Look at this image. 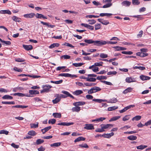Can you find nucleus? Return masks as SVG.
Instances as JSON below:
<instances>
[{
    "instance_id": "18",
    "label": "nucleus",
    "mask_w": 151,
    "mask_h": 151,
    "mask_svg": "<svg viewBox=\"0 0 151 151\" xmlns=\"http://www.w3.org/2000/svg\"><path fill=\"white\" fill-rule=\"evenodd\" d=\"M86 103L83 101H79L74 102L73 104L75 106H81L84 105Z\"/></svg>"
},
{
    "instance_id": "27",
    "label": "nucleus",
    "mask_w": 151,
    "mask_h": 151,
    "mask_svg": "<svg viewBox=\"0 0 151 151\" xmlns=\"http://www.w3.org/2000/svg\"><path fill=\"white\" fill-rule=\"evenodd\" d=\"M41 23L44 25H45L47 26L48 27H50L51 28H52L55 27L54 25H49V23L45 22L43 21H41Z\"/></svg>"
},
{
    "instance_id": "31",
    "label": "nucleus",
    "mask_w": 151,
    "mask_h": 151,
    "mask_svg": "<svg viewBox=\"0 0 151 151\" xmlns=\"http://www.w3.org/2000/svg\"><path fill=\"white\" fill-rule=\"evenodd\" d=\"M132 90V88L131 87H129L127 89H125L123 92V93L126 94L128 92H130Z\"/></svg>"
},
{
    "instance_id": "17",
    "label": "nucleus",
    "mask_w": 151,
    "mask_h": 151,
    "mask_svg": "<svg viewBox=\"0 0 151 151\" xmlns=\"http://www.w3.org/2000/svg\"><path fill=\"white\" fill-rule=\"evenodd\" d=\"M23 47L24 48L27 50H30L33 48L32 46V45H23Z\"/></svg>"
},
{
    "instance_id": "48",
    "label": "nucleus",
    "mask_w": 151,
    "mask_h": 151,
    "mask_svg": "<svg viewBox=\"0 0 151 151\" xmlns=\"http://www.w3.org/2000/svg\"><path fill=\"white\" fill-rule=\"evenodd\" d=\"M99 17V16L98 15L96 16V15H87L86 16V18H92L93 17V18H98Z\"/></svg>"
},
{
    "instance_id": "29",
    "label": "nucleus",
    "mask_w": 151,
    "mask_h": 151,
    "mask_svg": "<svg viewBox=\"0 0 151 151\" xmlns=\"http://www.w3.org/2000/svg\"><path fill=\"white\" fill-rule=\"evenodd\" d=\"M142 118L141 116L137 115L133 117L132 119V120L134 121V120L138 121L140 120Z\"/></svg>"
},
{
    "instance_id": "26",
    "label": "nucleus",
    "mask_w": 151,
    "mask_h": 151,
    "mask_svg": "<svg viewBox=\"0 0 151 151\" xmlns=\"http://www.w3.org/2000/svg\"><path fill=\"white\" fill-rule=\"evenodd\" d=\"M52 115L55 118H60L61 115L60 113H54L52 114Z\"/></svg>"
},
{
    "instance_id": "44",
    "label": "nucleus",
    "mask_w": 151,
    "mask_h": 151,
    "mask_svg": "<svg viewBox=\"0 0 151 151\" xmlns=\"http://www.w3.org/2000/svg\"><path fill=\"white\" fill-rule=\"evenodd\" d=\"M107 77L106 76H100L97 77L96 79L98 80H106L107 79Z\"/></svg>"
},
{
    "instance_id": "7",
    "label": "nucleus",
    "mask_w": 151,
    "mask_h": 151,
    "mask_svg": "<svg viewBox=\"0 0 151 151\" xmlns=\"http://www.w3.org/2000/svg\"><path fill=\"white\" fill-rule=\"evenodd\" d=\"M101 128L103 129H106L109 128L110 127H113V125L111 124H101L100 125Z\"/></svg>"
},
{
    "instance_id": "34",
    "label": "nucleus",
    "mask_w": 151,
    "mask_h": 151,
    "mask_svg": "<svg viewBox=\"0 0 151 151\" xmlns=\"http://www.w3.org/2000/svg\"><path fill=\"white\" fill-rule=\"evenodd\" d=\"M38 122H36V124H30V127L31 128H36L38 127Z\"/></svg>"
},
{
    "instance_id": "41",
    "label": "nucleus",
    "mask_w": 151,
    "mask_h": 151,
    "mask_svg": "<svg viewBox=\"0 0 151 151\" xmlns=\"http://www.w3.org/2000/svg\"><path fill=\"white\" fill-rule=\"evenodd\" d=\"M112 14L111 13H101L100 14L99 16L101 17H104V16H109L112 15Z\"/></svg>"
},
{
    "instance_id": "14",
    "label": "nucleus",
    "mask_w": 151,
    "mask_h": 151,
    "mask_svg": "<svg viewBox=\"0 0 151 151\" xmlns=\"http://www.w3.org/2000/svg\"><path fill=\"white\" fill-rule=\"evenodd\" d=\"M61 92L65 94V95L67 96V97H69L73 99H74V97L69 93L67 91H62Z\"/></svg>"
},
{
    "instance_id": "42",
    "label": "nucleus",
    "mask_w": 151,
    "mask_h": 151,
    "mask_svg": "<svg viewBox=\"0 0 151 151\" xmlns=\"http://www.w3.org/2000/svg\"><path fill=\"white\" fill-rule=\"evenodd\" d=\"M84 41L86 43L88 44H91L93 43L94 42V40H93L91 39H85L84 40Z\"/></svg>"
},
{
    "instance_id": "30",
    "label": "nucleus",
    "mask_w": 151,
    "mask_h": 151,
    "mask_svg": "<svg viewBox=\"0 0 151 151\" xmlns=\"http://www.w3.org/2000/svg\"><path fill=\"white\" fill-rule=\"evenodd\" d=\"M137 137L134 135H131L129 136H128L127 138L130 140H135L137 139Z\"/></svg>"
},
{
    "instance_id": "1",
    "label": "nucleus",
    "mask_w": 151,
    "mask_h": 151,
    "mask_svg": "<svg viewBox=\"0 0 151 151\" xmlns=\"http://www.w3.org/2000/svg\"><path fill=\"white\" fill-rule=\"evenodd\" d=\"M101 88L99 87L95 86L91 88L90 90H89L88 91V93L89 94H91L93 93L99 91H101Z\"/></svg>"
},
{
    "instance_id": "4",
    "label": "nucleus",
    "mask_w": 151,
    "mask_h": 151,
    "mask_svg": "<svg viewBox=\"0 0 151 151\" xmlns=\"http://www.w3.org/2000/svg\"><path fill=\"white\" fill-rule=\"evenodd\" d=\"M55 97H56L53 100L52 102L54 104H56L59 102L60 100V94H57L55 95Z\"/></svg>"
},
{
    "instance_id": "9",
    "label": "nucleus",
    "mask_w": 151,
    "mask_h": 151,
    "mask_svg": "<svg viewBox=\"0 0 151 151\" xmlns=\"http://www.w3.org/2000/svg\"><path fill=\"white\" fill-rule=\"evenodd\" d=\"M97 20L99 22L104 25H107L109 23V22L108 21L104 20L103 19H98Z\"/></svg>"
},
{
    "instance_id": "45",
    "label": "nucleus",
    "mask_w": 151,
    "mask_h": 151,
    "mask_svg": "<svg viewBox=\"0 0 151 151\" xmlns=\"http://www.w3.org/2000/svg\"><path fill=\"white\" fill-rule=\"evenodd\" d=\"M84 63H73V65L76 67H80L83 65Z\"/></svg>"
},
{
    "instance_id": "3",
    "label": "nucleus",
    "mask_w": 151,
    "mask_h": 151,
    "mask_svg": "<svg viewBox=\"0 0 151 151\" xmlns=\"http://www.w3.org/2000/svg\"><path fill=\"white\" fill-rule=\"evenodd\" d=\"M59 76H64L67 77L77 78V76L75 75H72L68 73H62L59 74Z\"/></svg>"
},
{
    "instance_id": "58",
    "label": "nucleus",
    "mask_w": 151,
    "mask_h": 151,
    "mask_svg": "<svg viewBox=\"0 0 151 151\" xmlns=\"http://www.w3.org/2000/svg\"><path fill=\"white\" fill-rule=\"evenodd\" d=\"M112 5V4L111 3H108L106 4L105 5H104L102 8H106L109 7L111 6Z\"/></svg>"
},
{
    "instance_id": "10",
    "label": "nucleus",
    "mask_w": 151,
    "mask_h": 151,
    "mask_svg": "<svg viewBox=\"0 0 151 151\" xmlns=\"http://www.w3.org/2000/svg\"><path fill=\"white\" fill-rule=\"evenodd\" d=\"M126 82L127 83H130L131 82H136L135 79L132 77H127L125 79Z\"/></svg>"
},
{
    "instance_id": "36",
    "label": "nucleus",
    "mask_w": 151,
    "mask_h": 151,
    "mask_svg": "<svg viewBox=\"0 0 151 151\" xmlns=\"http://www.w3.org/2000/svg\"><path fill=\"white\" fill-rule=\"evenodd\" d=\"M61 144V143L60 142H57L54 143L53 144H51L50 145V146L51 147H58Z\"/></svg>"
},
{
    "instance_id": "60",
    "label": "nucleus",
    "mask_w": 151,
    "mask_h": 151,
    "mask_svg": "<svg viewBox=\"0 0 151 151\" xmlns=\"http://www.w3.org/2000/svg\"><path fill=\"white\" fill-rule=\"evenodd\" d=\"M96 78H89L87 79V81L89 82H95L96 80Z\"/></svg>"
},
{
    "instance_id": "54",
    "label": "nucleus",
    "mask_w": 151,
    "mask_h": 151,
    "mask_svg": "<svg viewBox=\"0 0 151 151\" xmlns=\"http://www.w3.org/2000/svg\"><path fill=\"white\" fill-rule=\"evenodd\" d=\"M56 120L55 119H51L49 120L48 123L49 124H54L55 123Z\"/></svg>"
},
{
    "instance_id": "15",
    "label": "nucleus",
    "mask_w": 151,
    "mask_h": 151,
    "mask_svg": "<svg viewBox=\"0 0 151 151\" xmlns=\"http://www.w3.org/2000/svg\"><path fill=\"white\" fill-rule=\"evenodd\" d=\"M0 14H7L9 15L11 14V12L9 10H1L0 11Z\"/></svg>"
},
{
    "instance_id": "25",
    "label": "nucleus",
    "mask_w": 151,
    "mask_h": 151,
    "mask_svg": "<svg viewBox=\"0 0 151 151\" xmlns=\"http://www.w3.org/2000/svg\"><path fill=\"white\" fill-rule=\"evenodd\" d=\"M29 93L30 94H38L39 93V92L37 90H29Z\"/></svg>"
},
{
    "instance_id": "51",
    "label": "nucleus",
    "mask_w": 151,
    "mask_h": 151,
    "mask_svg": "<svg viewBox=\"0 0 151 151\" xmlns=\"http://www.w3.org/2000/svg\"><path fill=\"white\" fill-rule=\"evenodd\" d=\"M88 22H89V24H95L96 21L94 19H89L88 20Z\"/></svg>"
},
{
    "instance_id": "63",
    "label": "nucleus",
    "mask_w": 151,
    "mask_h": 151,
    "mask_svg": "<svg viewBox=\"0 0 151 151\" xmlns=\"http://www.w3.org/2000/svg\"><path fill=\"white\" fill-rule=\"evenodd\" d=\"M79 146L81 147H84L88 148V145L86 143H85L84 144H80Z\"/></svg>"
},
{
    "instance_id": "37",
    "label": "nucleus",
    "mask_w": 151,
    "mask_h": 151,
    "mask_svg": "<svg viewBox=\"0 0 151 151\" xmlns=\"http://www.w3.org/2000/svg\"><path fill=\"white\" fill-rule=\"evenodd\" d=\"M118 108V106H114L111 107H110L108 108V111H112L115 109H116Z\"/></svg>"
},
{
    "instance_id": "64",
    "label": "nucleus",
    "mask_w": 151,
    "mask_h": 151,
    "mask_svg": "<svg viewBox=\"0 0 151 151\" xmlns=\"http://www.w3.org/2000/svg\"><path fill=\"white\" fill-rule=\"evenodd\" d=\"M100 56L102 58H105L108 57L107 55L104 53H101Z\"/></svg>"
},
{
    "instance_id": "61",
    "label": "nucleus",
    "mask_w": 151,
    "mask_h": 151,
    "mask_svg": "<svg viewBox=\"0 0 151 151\" xmlns=\"http://www.w3.org/2000/svg\"><path fill=\"white\" fill-rule=\"evenodd\" d=\"M136 55L137 56H140L141 57H144V55L143 54V52H138L136 53Z\"/></svg>"
},
{
    "instance_id": "32",
    "label": "nucleus",
    "mask_w": 151,
    "mask_h": 151,
    "mask_svg": "<svg viewBox=\"0 0 151 151\" xmlns=\"http://www.w3.org/2000/svg\"><path fill=\"white\" fill-rule=\"evenodd\" d=\"M147 145H141L139 146H137L136 148L138 150H142L147 147Z\"/></svg>"
},
{
    "instance_id": "38",
    "label": "nucleus",
    "mask_w": 151,
    "mask_h": 151,
    "mask_svg": "<svg viewBox=\"0 0 151 151\" xmlns=\"http://www.w3.org/2000/svg\"><path fill=\"white\" fill-rule=\"evenodd\" d=\"M117 101L118 100L116 98H113L109 100V102L111 103H116Z\"/></svg>"
},
{
    "instance_id": "47",
    "label": "nucleus",
    "mask_w": 151,
    "mask_h": 151,
    "mask_svg": "<svg viewBox=\"0 0 151 151\" xmlns=\"http://www.w3.org/2000/svg\"><path fill=\"white\" fill-rule=\"evenodd\" d=\"M132 3L134 5H138L140 4V2L138 0H132Z\"/></svg>"
},
{
    "instance_id": "2",
    "label": "nucleus",
    "mask_w": 151,
    "mask_h": 151,
    "mask_svg": "<svg viewBox=\"0 0 151 151\" xmlns=\"http://www.w3.org/2000/svg\"><path fill=\"white\" fill-rule=\"evenodd\" d=\"M94 45L97 46H102L107 44V42L103 40H96L94 41Z\"/></svg>"
},
{
    "instance_id": "16",
    "label": "nucleus",
    "mask_w": 151,
    "mask_h": 151,
    "mask_svg": "<svg viewBox=\"0 0 151 151\" xmlns=\"http://www.w3.org/2000/svg\"><path fill=\"white\" fill-rule=\"evenodd\" d=\"M140 78L142 81H145L149 80L150 79V78L148 76L141 75L140 76Z\"/></svg>"
},
{
    "instance_id": "21",
    "label": "nucleus",
    "mask_w": 151,
    "mask_h": 151,
    "mask_svg": "<svg viewBox=\"0 0 151 151\" xmlns=\"http://www.w3.org/2000/svg\"><path fill=\"white\" fill-rule=\"evenodd\" d=\"M12 18L13 21L16 22H21V21L20 20L21 19V18L16 16H13L12 17Z\"/></svg>"
},
{
    "instance_id": "20",
    "label": "nucleus",
    "mask_w": 151,
    "mask_h": 151,
    "mask_svg": "<svg viewBox=\"0 0 151 151\" xmlns=\"http://www.w3.org/2000/svg\"><path fill=\"white\" fill-rule=\"evenodd\" d=\"M131 4V2L128 1H124L122 3V4L123 6H129Z\"/></svg>"
},
{
    "instance_id": "8",
    "label": "nucleus",
    "mask_w": 151,
    "mask_h": 151,
    "mask_svg": "<svg viewBox=\"0 0 151 151\" xmlns=\"http://www.w3.org/2000/svg\"><path fill=\"white\" fill-rule=\"evenodd\" d=\"M81 26H84L85 27H86L91 30H93L94 29L93 26L89 24L84 23H81Z\"/></svg>"
},
{
    "instance_id": "5",
    "label": "nucleus",
    "mask_w": 151,
    "mask_h": 151,
    "mask_svg": "<svg viewBox=\"0 0 151 151\" xmlns=\"http://www.w3.org/2000/svg\"><path fill=\"white\" fill-rule=\"evenodd\" d=\"M42 87L46 92H48L50 91V89L52 88V86L49 85H43Z\"/></svg>"
},
{
    "instance_id": "62",
    "label": "nucleus",
    "mask_w": 151,
    "mask_h": 151,
    "mask_svg": "<svg viewBox=\"0 0 151 151\" xmlns=\"http://www.w3.org/2000/svg\"><path fill=\"white\" fill-rule=\"evenodd\" d=\"M130 115H126L122 119V120L123 121H126L129 120V116Z\"/></svg>"
},
{
    "instance_id": "19",
    "label": "nucleus",
    "mask_w": 151,
    "mask_h": 151,
    "mask_svg": "<svg viewBox=\"0 0 151 151\" xmlns=\"http://www.w3.org/2000/svg\"><path fill=\"white\" fill-rule=\"evenodd\" d=\"M52 127L51 126H48L46 127L44 129H42L41 130L43 134H45Z\"/></svg>"
},
{
    "instance_id": "40",
    "label": "nucleus",
    "mask_w": 151,
    "mask_h": 151,
    "mask_svg": "<svg viewBox=\"0 0 151 151\" xmlns=\"http://www.w3.org/2000/svg\"><path fill=\"white\" fill-rule=\"evenodd\" d=\"M120 118V116H116L113 117L109 120V122H111L112 121H116L119 119Z\"/></svg>"
},
{
    "instance_id": "52",
    "label": "nucleus",
    "mask_w": 151,
    "mask_h": 151,
    "mask_svg": "<svg viewBox=\"0 0 151 151\" xmlns=\"http://www.w3.org/2000/svg\"><path fill=\"white\" fill-rule=\"evenodd\" d=\"M9 132L5 130H0V134H4L6 135L8 134Z\"/></svg>"
},
{
    "instance_id": "12",
    "label": "nucleus",
    "mask_w": 151,
    "mask_h": 151,
    "mask_svg": "<svg viewBox=\"0 0 151 151\" xmlns=\"http://www.w3.org/2000/svg\"><path fill=\"white\" fill-rule=\"evenodd\" d=\"M35 16V14L33 13H31L29 14H25L24 15V17L26 18H31Z\"/></svg>"
},
{
    "instance_id": "22",
    "label": "nucleus",
    "mask_w": 151,
    "mask_h": 151,
    "mask_svg": "<svg viewBox=\"0 0 151 151\" xmlns=\"http://www.w3.org/2000/svg\"><path fill=\"white\" fill-rule=\"evenodd\" d=\"M75 106V107L72 108V111L73 112L76 111V112H78L79 111L81 110L80 107L78 106Z\"/></svg>"
},
{
    "instance_id": "24",
    "label": "nucleus",
    "mask_w": 151,
    "mask_h": 151,
    "mask_svg": "<svg viewBox=\"0 0 151 151\" xmlns=\"http://www.w3.org/2000/svg\"><path fill=\"white\" fill-rule=\"evenodd\" d=\"M86 138L82 137H79L76 139L74 142H79L81 141H84L85 140Z\"/></svg>"
},
{
    "instance_id": "28",
    "label": "nucleus",
    "mask_w": 151,
    "mask_h": 151,
    "mask_svg": "<svg viewBox=\"0 0 151 151\" xmlns=\"http://www.w3.org/2000/svg\"><path fill=\"white\" fill-rule=\"evenodd\" d=\"M93 101L99 103H101L102 102L107 101V100L105 99H93Z\"/></svg>"
},
{
    "instance_id": "53",
    "label": "nucleus",
    "mask_w": 151,
    "mask_h": 151,
    "mask_svg": "<svg viewBox=\"0 0 151 151\" xmlns=\"http://www.w3.org/2000/svg\"><path fill=\"white\" fill-rule=\"evenodd\" d=\"M122 53L123 54H125L126 55H131L133 54V52L131 51H122Z\"/></svg>"
},
{
    "instance_id": "59",
    "label": "nucleus",
    "mask_w": 151,
    "mask_h": 151,
    "mask_svg": "<svg viewBox=\"0 0 151 151\" xmlns=\"http://www.w3.org/2000/svg\"><path fill=\"white\" fill-rule=\"evenodd\" d=\"M117 74V72L116 71H109L107 73V74L108 75H116Z\"/></svg>"
},
{
    "instance_id": "33",
    "label": "nucleus",
    "mask_w": 151,
    "mask_h": 151,
    "mask_svg": "<svg viewBox=\"0 0 151 151\" xmlns=\"http://www.w3.org/2000/svg\"><path fill=\"white\" fill-rule=\"evenodd\" d=\"M60 44L58 43H54L52 44L50 46H49V48H52L55 47H58L59 46Z\"/></svg>"
},
{
    "instance_id": "55",
    "label": "nucleus",
    "mask_w": 151,
    "mask_h": 151,
    "mask_svg": "<svg viewBox=\"0 0 151 151\" xmlns=\"http://www.w3.org/2000/svg\"><path fill=\"white\" fill-rule=\"evenodd\" d=\"M70 56L68 55H64L61 57V58H64V59H69L70 58Z\"/></svg>"
},
{
    "instance_id": "23",
    "label": "nucleus",
    "mask_w": 151,
    "mask_h": 151,
    "mask_svg": "<svg viewBox=\"0 0 151 151\" xmlns=\"http://www.w3.org/2000/svg\"><path fill=\"white\" fill-rule=\"evenodd\" d=\"M2 98L3 99L11 100L13 99V97L9 95H6L3 96Z\"/></svg>"
},
{
    "instance_id": "35",
    "label": "nucleus",
    "mask_w": 151,
    "mask_h": 151,
    "mask_svg": "<svg viewBox=\"0 0 151 151\" xmlns=\"http://www.w3.org/2000/svg\"><path fill=\"white\" fill-rule=\"evenodd\" d=\"M28 107L26 106H23L22 105H17L13 106L12 107V108H26Z\"/></svg>"
},
{
    "instance_id": "56",
    "label": "nucleus",
    "mask_w": 151,
    "mask_h": 151,
    "mask_svg": "<svg viewBox=\"0 0 151 151\" xmlns=\"http://www.w3.org/2000/svg\"><path fill=\"white\" fill-rule=\"evenodd\" d=\"M101 27L100 24H96L95 25V30L100 29Z\"/></svg>"
},
{
    "instance_id": "13",
    "label": "nucleus",
    "mask_w": 151,
    "mask_h": 151,
    "mask_svg": "<svg viewBox=\"0 0 151 151\" xmlns=\"http://www.w3.org/2000/svg\"><path fill=\"white\" fill-rule=\"evenodd\" d=\"M114 135V133L112 132L109 134H103L102 137L104 138H109Z\"/></svg>"
},
{
    "instance_id": "50",
    "label": "nucleus",
    "mask_w": 151,
    "mask_h": 151,
    "mask_svg": "<svg viewBox=\"0 0 151 151\" xmlns=\"http://www.w3.org/2000/svg\"><path fill=\"white\" fill-rule=\"evenodd\" d=\"M11 95H13L14 96H21V97H23L24 95V93H15L13 94H11Z\"/></svg>"
},
{
    "instance_id": "49",
    "label": "nucleus",
    "mask_w": 151,
    "mask_h": 151,
    "mask_svg": "<svg viewBox=\"0 0 151 151\" xmlns=\"http://www.w3.org/2000/svg\"><path fill=\"white\" fill-rule=\"evenodd\" d=\"M96 83H84V84L86 86H95V85H96Z\"/></svg>"
},
{
    "instance_id": "46",
    "label": "nucleus",
    "mask_w": 151,
    "mask_h": 151,
    "mask_svg": "<svg viewBox=\"0 0 151 151\" xmlns=\"http://www.w3.org/2000/svg\"><path fill=\"white\" fill-rule=\"evenodd\" d=\"M44 142V140L41 139H37L36 142V144L37 145H40Z\"/></svg>"
},
{
    "instance_id": "11",
    "label": "nucleus",
    "mask_w": 151,
    "mask_h": 151,
    "mask_svg": "<svg viewBox=\"0 0 151 151\" xmlns=\"http://www.w3.org/2000/svg\"><path fill=\"white\" fill-rule=\"evenodd\" d=\"M35 17L38 19H41V18H43L44 19H47V18L46 17H45L42 14L39 13H37L35 14Z\"/></svg>"
},
{
    "instance_id": "43",
    "label": "nucleus",
    "mask_w": 151,
    "mask_h": 151,
    "mask_svg": "<svg viewBox=\"0 0 151 151\" xmlns=\"http://www.w3.org/2000/svg\"><path fill=\"white\" fill-rule=\"evenodd\" d=\"M28 134L30 135L35 136L36 134V133L34 131L31 130L28 132Z\"/></svg>"
},
{
    "instance_id": "6",
    "label": "nucleus",
    "mask_w": 151,
    "mask_h": 151,
    "mask_svg": "<svg viewBox=\"0 0 151 151\" xmlns=\"http://www.w3.org/2000/svg\"><path fill=\"white\" fill-rule=\"evenodd\" d=\"M84 129L87 130H92L94 129V126L92 124H86L85 125Z\"/></svg>"
},
{
    "instance_id": "57",
    "label": "nucleus",
    "mask_w": 151,
    "mask_h": 151,
    "mask_svg": "<svg viewBox=\"0 0 151 151\" xmlns=\"http://www.w3.org/2000/svg\"><path fill=\"white\" fill-rule=\"evenodd\" d=\"M15 60L16 62H24L25 60L21 58H17L15 59Z\"/></svg>"
},
{
    "instance_id": "39",
    "label": "nucleus",
    "mask_w": 151,
    "mask_h": 151,
    "mask_svg": "<svg viewBox=\"0 0 151 151\" xmlns=\"http://www.w3.org/2000/svg\"><path fill=\"white\" fill-rule=\"evenodd\" d=\"M83 92L82 91L80 90H77L73 92V94L76 95H78L82 93Z\"/></svg>"
}]
</instances>
